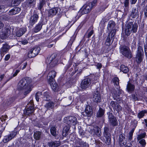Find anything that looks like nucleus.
I'll use <instances>...</instances> for the list:
<instances>
[{"label": "nucleus", "instance_id": "obj_53", "mask_svg": "<svg viewBox=\"0 0 147 147\" xmlns=\"http://www.w3.org/2000/svg\"><path fill=\"white\" fill-rule=\"evenodd\" d=\"M0 36L1 38L2 39H5L7 37L9 36L3 32H2V34L0 35Z\"/></svg>", "mask_w": 147, "mask_h": 147}, {"label": "nucleus", "instance_id": "obj_2", "mask_svg": "<svg viewBox=\"0 0 147 147\" xmlns=\"http://www.w3.org/2000/svg\"><path fill=\"white\" fill-rule=\"evenodd\" d=\"M138 27V24L136 22L130 21L127 22L125 30V34L129 36L132 32L136 33L137 31Z\"/></svg>", "mask_w": 147, "mask_h": 147}, {"label": "nucleus", "instance_id": "obj_61", "mask_svg": "<svg viewBox=\"0 0 147 147\" xmlns=\"http://www.w3.org/2000/svg\"><path fill=\"white\" fill-rule=\"evenodd\" d=\"M93 31L92 30L90 31L88 34V38H89L93 34Z\"/></svg>", "mask_w": 147, "mask_h": 147}, {"label": "nucleus", "instance_id": "obj_5", "mask_svg": "<svg viewBox=\"0 0 147 147\" xmlns=\"http://www.w3.org/2000/svg\"><path fill=\"white\" fill-rule=\"evenodd\" d=\"M144 52L142 47L139 46L137 49L135 57L136 61L138 64H140L142 61L144 57Z\"/></svg>", "mask_w": 147, "mask_h": 147}, {"label": "nucleus", "instance_id": "obj_49", "mask_svg": "<svg viewBox=\"0 0 147 147\" xmlns=\"http://www.w3.org/2000/svg\"><path fill=\"white\" fill-rule=\"evenodd\" d=\"M134 131V129H133L129 132L128 138L129 140H131L132 139V136Z\"/></svg>", "mask_w": 147, "mask_h": 147}, {"label": "nucleus", "instance_id": "obj_63", "mask_svg": "<svg viewBox=\"0 0 147 147\" xmlns=\"http://www.w3.org/2000/svg\"><path fill=\"white\" fill-rule=\"evenodd\" d=\"M19 71L20 70H16L15 73L13 74V76L15 77V76H16L17 75V74L19 72Z\"/></svg>", "mask_w": 147, "mask_h": 147}, {"label": "nucleus", "instance_id": "obj_31", "mask_svg": "<svg viewBox=\"0 0 147 147\" xmlns=\"http://www.w3.org/2000/svg\"><path fill=\"white\" fill-rule=\"evenodd\" d=\"M125 139V134H121L119 135V144L121 145H122V144L124 145L125 144L126 142H122Z\"/></svg>", "mask_w": 147, "mask_h": 147}, {"label": "nucleus", "instance_id": "obj_7", "mask_svg": "<svg viewBox=\"0 0 147 147\" xmlns=\"http://www.w3.org/2000/svg\"><path fill=\"white\" fill-rule=\"evenodd\" d=\"M57 55L55 54H52L48 60L47 61V62L49 64V67L53 68L57 64L58 61L56 58Z\"/></svg>", "mask_w": 147, "mask_h": 147}, {"label": "nucleus", "instance_id": "obj_64", "mask_svg": "<svg viewBox=\"0 0 147 147\" xmlns=\"http://www.w3.org/2000/svg\"><path fill=\"white\" fill-rule=\"evenodd\" d=\"M10 55H9L8 54L6 55L5 58V61L8 60L10 58Z\"/></svg>", "mask_w": 147, "mask_h": 147}, {"label": "nucleus", "instance_id": "obj_37", "mask_svg": "<svg viewBox=\"0 0 147 147\" xmlns=\"http://www.w3.org/2000/svg\"><path fill=\"white\" fill-rule=\"evenodd\" d=\"M119 79L118 78L115 77L113 78L112 81L113 83L114 84V86H117V87L120 88L119 86Z\"/></svg>", "mask_w": 147, "mask_h": 147}, {"label": "nucleus", "instance_id": "obj_23", "mask_svg": "<svg viewBox=\"0 0 147 147\" xmlns=\"http://www.w3.org/2000/svg\"><path fill=\"white\" fill-rule=\"evenodd\" d=\"M9 49V46L7 44L3 45V47L1 49V55H4V53H6Z\"/></svg>", "mask_w": 147, "mask_h": 147}, {"label": "nucleus", "instance_id": "obj_50", "mask_svg": "<svg viewBox=\"0 0 147 147\" xmlns=\"http://www.w3.org/2000/svg\"><path fill=\"white\" fill-rule=\"evenodd\" d=\"M138 141L139 143L141 144L142 147H145L146 144V143L145 140H141Z\"/></svg>", "mask_w": 147, "mask_h": 147}, {"label": "nucleus", "instance_id": "obj_39", "mask_svg": "<svg viewBox=\"0 0 147 147\" xmlns=\"http://www.w3.org/2000/svg\"><path fill=\"white\" fill-rule=\"evenodd\" d=\"M36 0H28L27 5L28 7H31L34 6L36 3Z\"/></svg>", "mask_w": 147, "mask_h": 147}, {"label": "nucleus", "instance_id": "obj_3", "mask_svg": "<svg viewBox=\"0 0 147 147\" xmlns=\"http://www.w3.org/2000/svg\"><path fill=\"white\" fill-rule=\"evenodd\" d=\"M97 0H94L91 3H89L84 5L80 10L82 14H84L89 13L96 5Z\"/></svg>", "mask_w": 147, "mask_h": 147}, {"label": "nucleus", "instance_id": "obj_4", "mask_svg": "<svg viewBox=\"0 0 147 147\" xmlns=\"http://www.w3.org/2000/svg\"><path fill=\"white\" fill-rule=\"evenodd\" d=\"M119 51L123 55L128 58L130 59L132 57L130 49L125 46H121L119 47Z\"/></svg>", "mask_w": 147, "mask_h": 147}, {"label": "nucleus", "instance_id": "obj_57", "mask_svg": "<svg viewBox=\"0 0 147 147\" xmlns=\"http://www.w3.org/2000/svg\"><path fill=\"white\" fill-rule=\"evenodd\" d=\"M2 127H3V128L1 129H0V138L1 137L2 134L4 130L5 127V125H2Z\"/></svg>", "mask_w": 147, "mask_h": 147}, {"label": "nucleus", "instance_id": "obj_29", "mask_svg": "<svg viewBox=\"0 0 147 147\" xmlns=\"http://www.w3.org/2000/svg\"><path fill=\"white\" fill-rule=\"evenodd\" d=\"M94 132L98 137H99L102 135V132L101 129L98 127H95L93 129Z\"/></svg>", "mask_w": 147, "mask_h": 147}, {"label": "nucleus", "instance_id": "obj_25", "mask_svg": "<svg viewBox=\"0 0 147 147\" xmlns=\"http://www.w3.org/2000/svg\"><path fill=\"white\" fill-rule=\"evenodd\" d=\"M43 24V22L42 21H40L34 28V32L36 33L40 31L42 28V26Z\"/></svg>", "mask_w": 147, "mask_h": 147}, {"label": "nucleus", "instance_id": "obj_9", "mask_svg": "<svg viewBox=\"0 0 147 147\" xmlns=\"http://www.w3.org/2000/svg\"><path fill=\"white\" fill-rule=\"evenodd\" d=\"M115 23L113 21H110L108 23L107 29L110 31L109 33L111 34V37H114L116 33V30L115 27Z\"/></svg>", "mask_w": 147, "mask_h": 147}, {"label": "nucleus", "instance_id": "obj_62", "mask_svg": "<svg viewBox=\"0 0 147 147\" xmlns=\"http://www.w3.org/2000/svg\"><path fill=\"white\" fill-rule=\"evenodd\" d=\"M132 47L135 48L136 47V42L135 41V40L134 39V41L133 42H132Z\"/></svg>", "mask_w": 147, "mask_h": 147}, {"label": "nucleus", "instance_id": "obj_60", "mask_svg": "<svg viewBox=\"0 0 147 147\" xmlns=\"http://www.w3.org/2000/svg\"><path fill=\"white\" fill-rule=\"evenodd\" d=\"M132 98L134 99L135 101H136V100H138V98L136 96V95L135 94L132 95Z\"/></svg>", "mask_w": 147, "mask_h": 147}, {"label": "nucleus", "instance_id": "obj_52", "mask_svg": "<svg viewBox=\"0 0 147 147\" xmlns=\"http://www.w3.org/2000/svg\"><path fill=\"white\" fill-rule=\"evenodd\" d=\"M144 51L146 56L147 58V36L146 39V44L144 46Z\"/></svg>", "mask_w": 147, "mask_h": 147}, {"label": "nucleus", "instance_id": "obj_54", "mask_svg": "<svg viewBox=\"0 0 147 147\" xmlns=\"http://www.w3.org/2000/svg\"><path fill=\"white\" fill-rule=\"evenodd\" d=\"M5 7L4 6H1L0 5V12L3 13L5 12Z\"/></svg>", "mask_w": 147, "mask_h": 147}, {"label": "nucleus", "instance_id": "obj_42", "mask_svg": "<svg viewBox=\"0 0 147 147\" xmlns=\"http://www.w3.org/2000/svg\"><path fill=\"white\" fill-rule=\"evenodd\" d=\"M50 132L51 134L54 136L55 137L57 136L56 129L54 127H52L50 128Z\"/></svg>", "mask_w": 147, "mask_h": 147}, {"label": "nucleus", "instance_id": "obj_13", "mask_svg": "<svg viewBox=\"0 0 147 147\" xmlns=\"http://www.w3.org/2000/svg\"><path fill=\"white\" fill-rule=\"evenodd\" d=\"M34 105L33 102H30L26 106V111H24L26 115H29L33 113L34 111Z\"/></svg>", "mask_w": 147, "mask_h": 147}, {"label": "nucleus", "instance_id": "obj_15", "mask_svg": "<svg viewBox=\"0 0 147 147\" xmlns=\"http://www.w3.org/2000/svg\"><path fill=\"white\" fill-rule=\"evenodd\" d=\"M93 113L92 107L89 105H86L85 107V111L82 112V115L84 116L90 117Z\"/></svg>", "mask_w": 147, "mask_h": 147}, {"label": "nucleus", "instance_id": "obj_6", "mask_svg": "<svg viewBox=\"0 0 147 147\" xmlns=\"http://www.w3.org/2000/svg\"><path fill=\"white\" fill-rule=\"evenodd\" d=\"M60 8L58 7L53 8L50 9L48 14L49 17H52L57 14L58 18H60L62 16Z\"/></svg>", "mask_w": 147, "mask_h": 147}, {"label": "nucleus", "instance_id": "obj_26", "mask_svg": "<svg viewBox=\"0 0 147 147\" xmlns=\"http://www.w3.org/2000/svg\"><path fill=\"white\" fill-rule=\"evenodd\" d=\"M48 82L49 83L52 89L54 91H55L57 90L58 86L57 84L55 82V80H54L53 82L51 81Z\"/></svg>", "mask_w": 147, "mask_h": 147}, {"label": "nucleus", "instance_id": "obj_20", "mask_svg": "<svg viewBox=\"0 0 147 147\" xmlns=\"http://www.w3.org/2000/svg\"><path fill=\"white\" fill-rule=\"evenodd\" d=\"M56 73L54 70L51 71L48 74L47 77L48 81H54L55 80L54 78L56 76Z\"/></svg>", "mask_w": 147, "mask_h": 147}, {"label": "nucleus", "instance_id": "obj_41", "mask_svg": "<svg viewBox=\"0 0 147 147\" xmlns=\"http://www.w3.org/2000/svg\"><path fill=\"white\" fill-rule=\"evenodd\" d=\"M147 113V111L144 110L141 111L139 112L138 115V117L139 119H141L143 117L144 115V114Z\"/></svg>", "mask_w": 147, "mask_h": 147}, {"label": "nucleus", "instance_id": "obj_58", "mask_svg": "<svg viewBox=\"0 0 147 147\" xmlns=\"http://www.w3.org/2000/svg\"><path fill=\"white\" fill-rule=\"evenodd\" d=\"M13 101V98H10V99L9 100V101H8L7 103V105H9L11 103H12V102Z\"/></svg>", "mask_w": 147, "mask_h": 147}, {"label": "nucleus", "instance_id": "obj_43", "mask_svg": "<svg viewBox=\"0 0 147 147\" xmlns=\"http://www.w3.org/2000/svg\"><path fill=\"white\" fill-rule=\"evenodd\" d=\"M21 1V0H12V3L11 5H9V6L10 7L13 6L12 4L17 5L19 4Z\"/></svg>", "mask_w": 147, "mask_h": 147}, {"label": "nucleus", "instance_id": "obj_35", "mask_svg": "<svg viewBox=\"0 0 147 147\" xmlns=\"http://www.w3.org/2000/svg\"><path fill=\"white\" fill-rule=\"evenodd\" d=\"M70 129V126H65L63 130V135L64 136H66L68 135V132Z\"/></svg>", "mask_w": 147, "mask_h": 147}, {"label": "nucleus", "instance_id": "obj_28", "mask_svg": "<svg viewBox=\"0 0 147 147\" xmlns=\"http://www.w3.org/2000/svg\"><path fill=\"white\" fill-rule=\"evenodd\" d=\"M60 142L59 141H51L48 143L49 147H57L60 145Z\"/></svg>", "mask_w": 147, "mask_h": 147}, {"label": "nucleus", "instance_id": "obj_33", "mask_svg": "<svg viewBox=\"0 0 147 147\" xmlns=\"http://www.w3.org/2000/svg\"><path fill=\"white\" fill-rule=\"evenodd\" d=\"M138 9L136 8H133L132 11L131 16L132 18H135L137 17L138 15Z\"/></svg>", "mask_w": 147, "mask_h": 147}, {"label": "nucleus", "instance_id": "obj_17", "mask_svg": "<svg viewBox=\"0 0 147 147\" xmlns=\"http://www.w3.org/2000/svg\"><path fill=\"white\" fill-rule=\"evenodd\" d=\"M17 133L15 132H12L8 135L4 137L3 140L4 143H6L13 139L16 136Z\"/></svg>", "mask_w": 147, "mask_h": 147}, {"label": "nucleus", "instance_id": "obj_51", "mask_svg": "<svg viewBox=\"0 0 147 147\" xmlns=\"http://www.w3.org/2000/svg\"><path fill=\"white\" fill-rule=\"evenodd\" d=\"M3 32L8 36H9L11 32L9 29L8 28H5L3 30Z\"/></svg>", "mask_w": 147, "mask_h": 147}, {"label": "nucleus", "instance_id": "obj_55", "mask_svg": "<svg viewBox=\"0 0 147 147\" xmlns=\"http://www.w3.org/2000/svg\"><path fill=\"white\" fill-rule=\"evenodd\" d=\"M144 11L145 16L147 17V5L144 7Z\"/></svg>", "mask_w": 147, "mask_h": 147}, {"label": "nucleus", "instance_id": "obj_1", "mask_svg": "<svg viewBox=\"0 0 147 147\" xmlns=\"http://www.w3.org/2000/svg\"><path fill=\"white\" fill-rule=\"evenodd\" d=\"M31 81V79L25 77L22 79L18 84L17 88L19 90H24V94L27 95L31 91L32 89L29 84Z\"/></svg>", "mask_w": 147, "mask_h": 147}, {"label": "nucleus", "instance_id": "obj_11", "mask_svg": "<svg viewBox=\"0 0 147 147\" xmlns=\"http://www.w3.org/2000/svg\"><path fill=\"white\" fill-rule=\"evenodd\" d=\"M40 49L39 47H36L32 49L28 53V57L32 58L35 57L39 53Z\"/></svg>", "mask_w": 147, "mask_h": 147}, {"label": "nucleus", "instance_id": "obj_16", "mask_svg": "<svg viewBox=\"0 0 147 147\" xmlns=\"http://www.w3.org/2000/svg\"><path fill=\"white\" fill-rule=\"evenodd\" d=\"M110 105L113 108L114 111H117L119 113L122 110L121 107L117 102L112 101L110 102Z\"/></svg>", "mask_w": 147, "mask_h": 147}, {"label": "nucleus", "instance_id": "obj_12", "mask_svg": "<svg viewBox=\"0 0 147 147\" xmlns=\"http://www.w3.org/2000/svg\"><path fill=\"white\" fill-rule=\"evenodd\" d=\"M100 88L99 87L96 88L93 97V101L97 103L100 102L101 100V95L100 93Z\"/></svg>", "mask_w": 147, "mask_h": 147}, {"label": "nucleus", "instance_id": "obj_36", "mask_svg": "<svg viewBox=\"0 0 147 147\" xmlns=\"http://www.w3.org/2000/svg\"><path fill=\"white\" fill-rule=\"evenodd\" d=\"M120 70L121 71L125 73H126L129 71L128 67L124 65H122L120 66Z\"/></svg>", "mask_w": 147, "mask_h": 147}, {"label": "nucleus", "instance_id": "obj_21", "mask_svg": "<svg viewBox=\"0 0 147 147\" xmlns=\"http://www.w3.org/2000/svg\"><path fill=\"white\" fill-rule=\"evenodd\" d=\"M21 10V9L18 7H15L10 10L8 13L9 15H13L19 13Z\"/></svg>", "mask_w": 147, "mask_h": 147}, {"label": "nucleus", "instance_id": "obj_56", "mask_svg": "<svg viewBox=\"0 0 147 147\" xmlns=\"http://www.w3.org/2000/svg\"><path fill=\"white\" fill-rule=\"evenodd\" d=\"M129 0H125L124 1V6L125 7H128L129 5Z\"/></svg>", "mask_w": 147, "mask_h": 147}, {"label": "nucleus", "instance_id": "obj_18", "mask_svg": "<svg viewBox=\"0 0 147 147\" xmlns=\"http://www.w3.org/2000/svg\"><path fill=\"white\" fill-rule=\"evenodd\" d=\"M39 18L38 15L36 13L34 14L30 18L29 24L30 25L33 26L37 22Z\"/></svg>", "mask_w": 147, "mask_h": 147}, {"label": "nucleus", "instance_id": "obj_32", "mask_svg": "<svg viewBox=\"0 0 147 147\" xmlns=\"http://www.w3.org/2000/svg\"><path fill=\"white\" fill-rule=\"evenodd\" d=\"M26 31V29L24 28H21L18 30L16 32V35L18 37L22 36Z\"/></svg>", "mask_w": 147, "mask_h": 147}, {"label": "nucleus", "instance_id": "obj_48", "mask_svg": "<svg viewBox=\"0 0 147 147\" xmlns=\"http://www.w3.org/2000/svg\"><path fill=\"white\" fill-rule=\"evenodd\" d=\"M145 136L146 134L144 133L138 135L137 138V139L138 140H143V138L145 137Z\"/></svg>", "mask_w": 147, "mask_h": 147}, {"label": "nucleus", "instance_id": "obj_40", "mask_svg": "<svg viewBox=\"0 0 147 147\" xmlns=\"http://www.w3.org/2000/svg\"><path fill=\"white\" fill-rule=\"evenodd\" d=\"M54 105V103L53 102H50L46 104L45 107L47 109H49L50 108L52 109Z\"/></svg>", "mask_w": 147, "mask_h": 147}, {"label": "nucleus", "instance_id": "obj_59", "mask_svg": "<svg viewBox=\"0 0 147 147\" xmlns=\"http://www.w3.org/2000/svg\"><path fill=\"white\" fill-rule=\"evenodd\" d=\"M94 79H95V81L92 80V83L93 84H94L97 83L98 81L97 80V77L96 76H94Z\"/></svg>", "mask_w": 147, "mask_h": 147}, {"label": "nucleus", "instance_id": "obj_46", "mask_svg": "<svg viewBox=\"0 0 147 147\" xmlns=\"http://www.w3.org/2000/svg\"><path fill=\"white\" fill-rule=\"evenodd\" d=\"M118 87H117V90H114L113 92V93L114 94L115 96H119L121 94L120 90L118 89Z\"/></svg>", "mask_w": 147, "mask_h": 147}, {"label": "nucleus", "instance_id": "obj_10", "mask_svg": "<svg viewBox=\"0 0 147 147\" xmlns=\"http://www.w3.org/2000/svg\"><path fill=\"white\" fill-rule=\"evenodd\" d=\"M107 114L108 115L109 122L110 125L113 126L117 125V119L113 116V114L111 112H109L107 113Z\"/></svg>", "mask_w": 147, "mask_h": 147}, {"label": "nucleus", "instance_id": "obj_44", "mask_svg": "<svg viewBox=\"0 0 147 147\" xmlns=\"http://www.w3.org/2000/svg\"><path fill=\"white\" fill-rule=\"evenodd\" d=\"M1 20H8L10 19V17L7 15L5 14L1 16L0 17Z\"/></svg>", "mask_w": 147, "mask_h": 147}, {"label": "nucleus", "instance_id": "obj_47", "mask_svg": "<svg viewBox=\"0 0 147 147\" xmlns=\"http://www.w3.org/2000/svg\"><path fill=\"white\" fill-rule=\"evenodd\" d=\"M42 94V92H37L35 95V98L37 101H39V99L40 98V97Z\"/></svg>", "mask_w": 147, "mask_h": 147}, {"label": "nucleus", "instance_id": "obj_27", "mask_svg": "<svg viewBox=\"0 0 147 147\" xmlns=\"http://www.w3.org/2000/svg\"><path fill=\"white\" fill-rule=\"evenodd\" d=\"M105 113V110L100 107L98 110L96 112V116L97 117H102L104 115Z\"/></svg>", "mask_w": 147, "mask_h": 147}, {"label": "nucleus", "instance_id": "obj_8", "mask_svg": "<svg viewBox=\"0 0 147 147\" xmlns=\"http://www.w3.org/2000/svg\"><path fill=\"white\" fill-rule=\"evenodd\" d=\"M103 136L105 137L106 140L105 143L107 145L110 144L111 143V134L109 132V128L107 126H105L104 128L103 133Z\"/></svg>", "mask_w": 147, "mask_h": 147}, {"label": "nucleus", "instance_id": "obj_38", "mask_svg": "<svg viewBox=\"0 0 147 147\" xmlns=\"http://www.w3.org/2000/svg\"><path fill=\"white\" fill-rule=\"evenodd\" d=\"M47 0H41L40 1L39 4L38 9L41 10L43 7V6L45 5Z\"/></svg>", "mask_w": 147, "mask_h": 147}, {"label": "nucleus", "instance_id": "obj_14", "mask_svg": "<svg viewBox=\"0 0 147 147\" xmlns=\"http://www.w3.org/2000/svg\"><path fill=\"white\" fill-rule=\"evenodd\" d=\"M91 80L88 78H85L82 81L81 87L82 89L85 90L88 88H89L91 84Z\"/></svg>", "mask_w": 147, "mask_h": 147}, {"label": "nucleus", "instance_id": "obj_19", "mask_svg": "<svg viewBox=\"0 0 147 147\" xmlns=\"http://www.w3.org/2000/svg\"><path fill=\"white\" fill-rule=\"evenodd\" d=\"M67 123L68 124L75 125L77 124V119L76 117L69 116L67 119Z\"/></svg>", "mask_w": 147, "mask_h": 147}, {"label": "nucleus", "instance_id": "obj_24", "mask_svg": "<svg viewBox=\"0 0 147 147\" xmlns=\"http://www.w3.org/2000/svg\"><path fill=\"white\" fill-rule=\"evenodd\" d=\"M76 144H78L80 146L82 147H89V145L86 142L82 141L81 139H78L75 142Z\"/></svg>", "mask_w": 147, "mask_h": 147}, {"label": "nucleus", "instance_id": "obj_34", "mask_svg": "<svg viewBox=\"0 0 147 147\" xmlns=\"http://www.w3.org/2000/svg\"><path fill=\"white\" fill-rule=\"evenodd\" d=\"M41 132L40 131H36L34 134V138L36 140H39L40 139Z\"/></svg>", "mask_w": 147, "mask_h": 147}, {"label": "nucleus", "instance_id": "obj_45", "mask_svg": "<svg viewBox=\"0 0 147 147\" xmlns=\"http://www.w3.org/2000/svg\"><path fill=\"white\" fill-rule=\"evenodd\" d=\"M43 95L44 96V99L46 100H50V97L49 95V93L48 92H45Z\"/></svg>", "mask_w": 147, "mask_h": 147}, {"label": "nucleus", "instance_id": "obj_22", "mask_svg": "<svg viewBox=\"0 0 147 147\" xmlns=\"http://www.w3.org/2000/svg\"><path fill=\"white\" fill-rule=\"evenodd\" d=\"M135 86L134 85L131 84L129 82H127L126 87V90L128 92L132 93L135 90Z\"/></svg>", "mask_w": 147, "mask_h": 147}, {"label": "nucleus", "instance_id": "obj_30", "mask_svg": "<svg viewBox=\"0 0 147 147\" xmlns=\"http://www.w3.org/2000/svg\"><path fill=\"white\" fill-rule=\"evenodd\" d=\"M113 37H111V33H109L105 42V45H106L109 46L111 45L112 42H111V39Z\"/></svg>", "mask_w": 147, "mask_h": 147}]
</instances>
